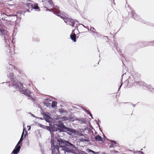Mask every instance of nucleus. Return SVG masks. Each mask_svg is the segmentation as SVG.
Here are the masks:
<instances>
[{
	"label": "nucleus",
	"mask_w": 154,
	"mask_h": 154,
	"mask_svg": "<svg viewBox=\"0 0 154 154\" xmlns=\"http://www.w3.org/2000/svg\"><path fill=\"white\" fill-rule=\"evenodd\" d=\"M11 154H12V153H11Z\"/></svg>",
	"instance_id": "obj_41"
},
{
	"label": "nucleus",
	"mask_w": 154,
	"mask_h": 154,
	"mask_svg": "<svg viewBox=\"0 0 154 154\" xmlns=\"http://www.w3.org/2000/svg\"><path fill=\"white\" fill-rule=\"evenodd\" d=\"M68 131H69L72 132H74L75 131V130L72 129L70 128H68Z\"/></svg>",
	"instance_id": "obj_26"
},
{
	"label": "nucleus",
	"mask_w": 154,
	"mask_h": 154,
	"mask_svg": "<svg viewBox=\"0 0 154 154\" xmlns=\"http://www.w3.org/2000/svg\"><path fill=\"white\" fill-rule=\"evenodd\" d=\"M46 10L49 11H52L54 14H55L56 15L60 17V14L59 13V12H62L59 10V7L57 6L54 7V10H53L52 9H47Z\"/></svg>",
	"instance_id": "obj_5"
},
{
	"label": "nucleus",
	"mask_w": 154,
	"mask_h": 154,
	"mask_svg": "<svg viewBox=\"0 0 154 154\" xmlns=\"http://www.w3.org/2000/svg\"><path fill=\"white\" fill-rule=\"evenodd\" d=\"M65 152L66 153V152H72V150L69 149V148H66L64 149Z\"/></svg>",
	"instance_id": "obj_19"
},
{
	"label": "nucleus",
	"mask_w": 154,
	"mask_h": 154,
	"mask_svg": "<svg viewBox=\"0 0 154 154\" xmlns=\"http://www.w3.org/2000/svg\"><path fill=\"white\" fill-rule=\"evenodd\" d=\"M80 136H84L83 134L82 133H80L79 135Z\"/></svg>",
	"instance_id": "obj_31"
},
{
	"label": "nucleus",
	"mask_w": 154,
	"mask_h": 154,
	"mask_svg": "<svg viewBox=\"0 0 154 154\" xmlns=\"http://www.w3.org/2000/svg\"><path fill=\"white\" fill-rule=\"evenodd\" d=\"M8 76L11 80V81H10L7 83L9 86H10V84H11L14 88L19 90L21 93L31 97L30 92L29 90L25 89V88L23 87V84L20 82H18L14 79L12 73L9 72V73L8 74Z\"/></svg>",
	"instance_id": "obj_1"
},
{
	"label": "nucleus",
	"mask_w": 154,
	"mask_h": 154,
	"mask_svg": "<svg viewBox=\"0 0 154 154\" xmlns=\"http://www.w3.org/2000/svg\"><path fill=\"white\" fill-rule=\"evenodd\" d=\"M62 119L63 121H66L68 119V118L66 116H64L62 118Z\"/></svg>",
	"instance_id": "obj_23"
},
{
	"label": "nucleus",
	"mask_w": 154,
	"mask_h": 154,
	"mask_svg": "<svg viewBox=\"0 0 154 154\" xmlns=\"http://www.w3.org/2000/svg\"><path fill=\"white\" fill-rule=\"evenodd\" d=\"M79 141L80 142H89V140L88 139H84L83 138H82V139H79Z\"/></svg>",
	"instance_id": "obj_18"
},
{
	"label": "nucleus",
	"mask_w": 154,
	"mask_h": 154,
	"mask_svg": "<svg viewBox=\"0 0 154 154\" xmlns=\"http://www.w3.org/2000/svg\"><path fill=\"white\" fill-rule=\"evenodd\" d=\"M60 12V17L63 19L64 22L70 26H72V27L75 26V24L77 25L78 24L79 22L77 20L69 18L66 17L63 12Z\"/></svg>",
	"instance_id": "obj_3"
},
{
	"label": "nucleus",
	"mask_w": 154,
	"mask_h": 154,
	"mask_svg": "<svg viewBox=\"0 0 154 154\" xmlns=\"http://www.w3.org/2000/svg\"><path fill=\"white\" fill-rule=\"evenodd\" d=\"M86 27L87 28H87V29H88V30H89V27H88V26H86Z\"/></svg>",
	"instance_id": "obj_37"
},
{
	"label": "nucleus",
	"mask_w": 154,
	"mask_h": 154,
	"mask_svg": "<svg viewBox=\"0 0 154 154\" xmlns=\"http://www.w3.org/2000/svg\"><path fill=\"white\" fill-rule=\"evenodd\" d=\"M87 151L88 152H90L93 153H95V152L94 151L89 149H87Z\"/></svg>",
	"instance_id": "obj_25"
},
{
	"label": "nucleus",
	"mask_w": 154,
	"mask_h": 154,
	"mask_svg": "<svg viewBox=\"0 0 154 154\" xmlns=\"http://www.w3.org/2000/svg\"><path fill=\"white\" fill-rule=\"evenodd\" d=\"M38 126L41 128L45 129H46L47 130H49L50 131V127L48 126H45L44 125H42V124H38Z\"/></svg>",
	"instance_id": "obj_10"
},
{
	"label": "nucleus",
	"mask_w": 154,
	"mask_h": 154,
	"mask_svg": "<svg viewBox=\"0 0 154 154\" xmlns=\"http://www.w3.org/2000/svg\"><path fill=\"white\" fill-rule=\"evenodd\" d=\"M21 147L20 146L17 145L15 148L13 150L12 153L13 154H17L19 152Z\"/></svg>",
	"instance_id": "obj_6"
},
{
	"label": "nucleus",
	"mask_w": 154,
	"mask_h": 154,
	"mask_svg": "<svg viewBox=\"0 0 154 154\" xmlns=\"http://www.w3.org/2000/svg\"><path fill=\"white\" fill-rule=\"evenodd\" d=\"M95 139L96 140L102 141V138L99 135H97L95 137Z\"/></svg>",
	"instance_id": "obj_13"
},
{
	"label": "nucleus",
	"mask_w": 154,
	"mask_h": 154,
	"mask_svg": "<svg viewBox=\"0 0 154 154\" xmlns=\"http://www.w3.org/2000/svg\"><path fill=\"white\" fill-rule=\"evenodd\" d=\"M82 123H85V120H84V121H82Z\"/></svg>",
	"instance_id": "obj_36"
},
{
	"label": "nucleus",
	"mask_w": 154,
	"mask_h": 154,
	"mask_svg": "<svg viewBox=\"0 0 154 154\" xmlns=\"http://www.w3.org/2000/svg\"><path fill=\"white\" fill-rule=\"evenodd\" d=\"M111 141L112 142V143H110V145L109 146L110 148L118 146L119 144L116 143V142L112 141Z\"/></svg>",
	"instance_id": "obj_9"
},
{
	"label": "nucleus",
	"mask_w": 154,
	"mask_h": 154,
	"mask_svg": "<svg viewBox=\"0 0 154 154\" xmlns=\"http://www.w3.org/2000/svg\"><path fill=\"white\" fill-rule=\"evenodd\" d=\"M90 30L92 32L94 33L95 34H97V32H95V31H96V30L93 27H90Z\"/></svg>",
	"instance_id": "obj_16"
},
{
	"label": "nucleus",
	"mask_w": 154,
	"mask_h": 154,
	"mask_svg": "<svg viewBox=\"0 0 154 154\" xmlns=\"http://www.w3.org/2000/svg\"><path fill=\"white\" fill-rule=\"evenodd\" d=\"M82 25L85 28H87L86 26H85L84 25H83V24H82Z\"/></svg>",
	"instance_id": "obj_38"
},
{
	"label": "nucleus",
	"mask_w": 154,
	"mask_h": 154,
	"mask_svg": "<svg viewBox=\"0 0 154 154\" xmlns=\"http://www.w3.org/2000/svg\"><path fill=\"white\" fill-rule=\"evenodd\" d=\"M24 125H25L23 124V131L24 132V137H25L26 135H27V131L25 129V128L24 127Z\"/></svg>",
	"instance_id": "obj_17"
},
{
	"label": "nucleus",
	"mask_w": 154,
	"mask_h": 154,
	"mask_svg": "<svg viewBox=\"0 0 154 154\" xmlns=\"http://www.w3.org/2000/svg\"><path fill=\"white\" fill-rule=\"evenodd\" d=\"M18 72L19 73V74H20V73L21 74V73L20 72V71H18Z\"/></svg>",
	"instance_id": "obj_40"
},
{
	"label": "nucleus",
	"mask_w": 154,
	"mask_h": 154,
	"mask_svg": "<svg viewBox=\"0 0 154 154\" xmlns=\"http://www.w3.org/2000/svg\"><path fill=\"white\" fill-rule=\"evenodd\" d=\"M113 152H114V153H117L118 152V151H116V150H115L114 151H113Z\"/></svg>",
	"instance_id": "obj_32"
},
{
	"label": "nucleus",
	"mask_w": 154,
	"mask_h": 154,
	"mask_svg": "<svg viewBox=\"0 0 154 154\" xmlns=\"http://www.w3.org/2000/svg\"><path fill=\"white\" fill-rule=\"evenodd\" d=\"M44 116V118L45 119L46 121L49 122L51 121V118L50 116L46 114V113H45L43 114Z\"/></svg>",
	"instance_id": "obj_7"
},
{
	"label": "nucleus",
	"mask_w": 154,
	"mask_h": 154,
	"mask_svg": "<svg viewBox=\"0 0 154 154\" xmlns=\"http://www.w3.org/2000/svg\"><path fill=\"white\" fill-rule=\"evenodd\" d=\"M131 14L132 15V16L136 20H138L139 19V16L135 13V12L134 11H132Z\"/></svg>",
	"instance_id": "obj_8"
},
{
	"label": "nucleus",
	"mask_w": 154,
	"mask_h": 154,
	"mask_svg": "<svg viewBox=\"0 0 154 154\" xmlns=\"http://www.w3.org/2000/svg\"><path fill=\"white\" fill-rule=\"evenodd\" d=\"M138 152H139L140 153H142V154H144L143 152H141L140 151H139Z\"/></svg>",
	"instance_id": "obj_33"
},
{
	"label": "nucleus",
	"mask_w": 154,
	"mask_h": 154,
	"mask_svg": "<svg viewBox=\"0 0 154 154\" xmlns=\"http://www.w3.org/2000/svg\"><path fill=\"white\" fill-rule=\"evenodd\" d=\"M116 49H117V50L118 51V50H119V48H118H118H116Z\"/></svg>",
	"instance_id": "obj_39"
},
{
	"label": "nucleus",
	"mask_w": 154,
	"mask_h": 154,
	"mask_svg": "<svg viewBox=\"0 0 154 154\" xmlns=\"http://www.w3.org/2000/svg\"><path fill=\"white\" fill-rule=\"evenodd\" d=\"M86 154L85 152L83 151H82L80 150L79 152V154Z\"/></svg>",
	"instance_id": "obj_24"
},
{
	"label": "nucleus",
	"mask_w": 154,
	"mask_h": 154,
	"mask_svg": "<svg viewBox=\"0 0 154 154\" xmlns=\"http://www.w3.org/2000/svg\"><path fill=\"white\" fill-rule=\"evenodd\" d=\"M32 7V8L36 9H38V11H39L40 10L39 9V7L38 6V5L37 4L32 5H31Z\"/></svg>",
	"instance_id": "obj_14"
},
{
	"label": "nucleus",
	"mask_w": 154,
	"mask_h": 154,
	"mask_svg": "<svg viewBox=\"0 0 154 154\" xmlns=\"http://www.w3.org/2000/svg\"><path fill=\"white\" fill-rule=\"evenodd\" d=\"M27 127H28V128H29L28 129V130H29L30 129V128H31L30 126H28Z\"/></svg>",
	"instance_id": "obj_30"
},
{
	"label": "nucleus",
	"mask_w": 154,
	"mask_h": 154,
	"mask_svg": "<svg viewBox=\"0 0 154 154\" xmlns=\"http://www.w3.org/2000/svg\"><path fill=\"white\" fill-rule=\"evenodd\" d=\"M7 69L10 71H12L14 69V66L11 64H9L7 66Z\"/></svg>",
	"instance_id": "obj_15"
},
{
	"label": "nucleus",
	"mask_w": 154,
	"mask_h": 154,
	"mask_svg": "<svg viewBox=\"0 0 154 154\" xmlns=\"http://www.w3.org/2000/svg\"><path fill=\"white\" fill-rule=\"evenodd\" d=\"M23 140V139L20 138V140L19 141V142L17 143V145H19L20 144V142H21Z\"/></svg>",
	"instance_id": "obj_27"
},
{
	"label": "nucleus",
	"mask_w": 154,
	"mask_h": 154,
	"mask_svg": "<svg viewBox=\"0 0 154 154\" xmlns=\"http://www.w3.org/2000/svg\"><path fill=\"white\" fill-rule=\"evenodd\" d=\"M136 85H141L144 86L150 89L151 91L154 92V89L152 88V87L150 85H147L146 83L143 82H136Z\"/></svg>",
	"instance_id": "obj_4"
},
{
	"label": "nucleus",
	"mask_w": 154,
	"mask_h": 154,
	"mask_svg": "<svg viewBox=\"0 0 154 154\" xmlns=\"http://www.w3.org/2000/svg\"><path fill=\"white\" fill-rule=\"evenodd\" d=\"M70 36L72 40L75 42H76V35L75 34H71Z\"/></svg>",
	"instance_id": "obj_12"
},
{
	"label": "nucleus",
	"mask_w": 154,
	"mask_h": 154,
	"mask_svg": "<svg viewBox=\"0 0 154 154\" xmlns=\"http://www.w3.org/2000/svg\"><path fill=\"white\" fill-rule=\"evenodd\" d=\"M122 83H121V86H120V87H119V89L118 90H119L120 89V88H121V87L122 86Z\"/></svg>",
	"instance_id": "obj_34"
},
{
	"label": "nucleus",
	"mask_w": 154,
	"mask_h": 154,
	"mask_svg": "<svg viewBox=\"0 0 154 154\" xmlns=\"http://www.w3.org/2000/svg\"><path fill=\"white\" fill-rule=\"evenodd\" d=\"M56 105H57L56 102L55 101H53L52 102V104H51V106L52 108H54L56 106Z\"/></svg>",
	"instance_id": "obj_20"
},
{
	"label": "nucleus",
	"mask_w": 154,
	"mask_h": 154,
	"mask_svg": "<svg viewBox=\"0 0 154 154\" xmlns=\"http://www.w3.org/2000/svg\"><path fill=\"white\" fill-rule=\"evenodd\" d=\"M24 134V132L23 131L22 133V135L21 136L20 138L23 139V136Z\"/></svg>",
	"instance_id": "obj_28"
},
{
	"label": "nucleus",
	"mask_w": 154,
	"mask_h": 154,
	"mask_svg": "<svg viewBox=\"0 0 154 154\" xmlns=\"http://www.w3.org/2000/svg\"><path fill=\"white\" fill-rule=\"evenodd\" d=\"M65 142L67 143V145L68 146H70L71 148L74 149H76V147L73 145L71 143L68 142L67 141H65Z\"/></svg>",
	"instance_id": "obj_11"
},
{
	"label": "nucleus",
	"mask_w": 154,
	"mask_h": 154,
	"mask_svg": "<svg viewBox=\"0 0 154 154\" xmlns=\"http://www.w3.org/2000/svg\"><path fill=\"white\" fill-rule=\"evenodd\" d=\"M31 115H32V116L33 117H35V115H33V114H31Z\"/></svg>",
	"instance_id": "obj_35"
},
{
	"label": "nucleus",
	"mask_w": 154,
	"mask_h": 154,
	"mask_svg": "<svg viewBox=\"0 0 154 154\" xmlns=\"http://www.w3.org/2000/svg\"><path fill=\"white\" fill-rule=\"evenodd\" d=\"M59 112L60 113H63L66 112V111H65L64 109H60Z\"/></svg>",
	"instance_id": "obj_22"
},
{
	"label": "nucleus",
	"mask_w": 154,
	"mask_h": 154,
	"mask_svg": "<svg viewBox=\"0 0 154 154\" xmlns=\"http://www.w3.org/2000/svg\"><path fill=\"white\" fill-rule=\"evenodd\" d=\"M87 112H88V114H89L90 115V116L92 118V116L91 114V113L90 112H89V111H87Z\"/></svg>",
	"instance_id": "obj_29"
},
{
	"label": "nucleus",
	"mask_w": 154,
	"mask_h": 154,
	"mask_svg": "<svg viewBox=\"0 0 154 154\" xmlns=\"http://www.w3.org/2000/svg\"><path fill=\"white\" fill-rule=\"evenodd\" d=\"M51 137V149L52 154H60L59 152V146H60L61 144H63V140H59L56 138H54V135L53 132L50 131Z\"/></svg>",
	"instance_id": "obj_2"
},
{
	"label": "nucleus",
	"mask_w": 154,
	"mask_h": 154,
	"mask_svg": "<svg viewBox=\"0 0 154 154\" xmlns=\"http://www.w3.org/2000/svg\"><path fill=\"white\" fill-rule=\"evenodd\" d=\"M48 2L50 4L51 7H53L54 6L53 2L51 0H48Z\"/></svg>",
	"instance_id": "obj_21"
}]
</instances>
